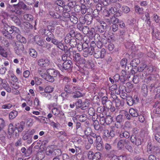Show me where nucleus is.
<instances>
[{
  "label": "nucleus",
  "mask_w": 160,
  "mask_h": 160,
  "mask_svg": "<svg viewBox=\"0 0 160 160\" xmlns=\"http://www.w3.org/2000/svg\"><path fill=\"white\" fill-rule=\"evenodd\" d=\"M11 79L14 82H16L18 81V79L17 78L16 75L13 73H11L10 75Z\"/></svg>",
  "instance_id": "obj_47"
},
{
  "label": "nucleus",
  "mask_w": 160,
  "mask_h": 160,
  "mask_svg": "<svg viewBox=\"0 0 160 160\" xmlns=\"http://www.w3.org/2000/svg\"><path fill=\"white\" fill-rule=\"evenodd\" d=\"M59 157L61 160H69V156L67 154H63Z\"/></svg>",
  "instance_id": "obj_37"
},
{
  "label": "nucleus",
  "mask_w": 160,
  "mask_h": 160,
  "mask_svg": "<svg viewBox=\"0 0 160 160\" xmlns=\"http://www.w3.org/2000/svg\"><path fill=\"white\" fill-rule=\"evenodd\" d=\"M40 94L42 97L46 98L48 100H51L52 96L50 93L42 92Z\"/></svg>",
  "instance_id": "obj_23"
},
{
  "label": "nucleus",
  "mask_w": 160,
  "mask_h": 160,
  "mask_svg": "<svg viewBox=\"0 0 160 160\" xmlns=\"http://www.w3.org/2000/svg\"><path fill=\"white\" fill-rule=\"evenodd\" d=\"M112 28L113 31L116 32L118 29V25L116 24H113L112 26Z\"/></svg>",
  "instance_id": "obj_64"
},
{
  "label": "nucleus",
  "mask_w": 160,
  "mask_h": 160,
  "mask_svg": "<svg viewBox=\"0 0 160 160\" xmlns=\"http://www.w3.org/2000/svg\"><path fill=\"white\" fill-rule=\"evenodd\" d=\"M0 54L2 56L5 58L7 57L8 55L7 52L2 48H0Z\"/></svg>",
  "instance_id": "obj_35"
},
{
  "label": "nucleus",
  "mask_w": 160,
  "mask_h": 160,
  "mask_svg": "<svg viewBox=\"0 0 160 160\" xmlns=\"http://www.w3.org/2000/svg\"><path fill=\"white\" fill-rule=\"evenodd\" d=\"M127 60L126 58H124L122 59L121 61V65L122 67H126L127 62Z\"/></svg>",
  "instance_id": "obj_41"
},
{
  "label": "nucleus",
  "mask_w": 160,
  "mask_h": 160,
  "mask_svg": "<svg viewBox=\"0 0 160 160\" xmlns=\"http://www.w3.org/2000/svg\"><path fill=\"white\" fill-rule=\"evenodd\" d=\"M49 124L54 128H57L58 127V123H55L54 122L50 121Z\"/></svg>",
  "instance_id": "obj_59"
},
{
  "label": "nucleus",
  "mask_w": 160,
  "mask_h": 160,
  "mask_svg": "<svg viewBox=\"0 0 160 160\" xmlns=\"http://www.w3.org/2000/svg\"><path fill=\"white\" fill-rule=\"evenodd\" d=\"M140 62V61L138 58H135L132 60L130 65L133 67H136Z\"/></svg>",
  "instance_id": "obj_17"
},
{
  "label": "nucleus",
  "mask_w": 160,
  "mask_h": 160,
  "mask_svg": "<svg viewBox=\"0 0 160 160\" xmlns=\"http://www.w3.org/2000/svg\"><path fill=\"white\" fill-rule=\"evenodd\" d=\"M55 7L56 11L57 12V14H58V13H59L62 12L63 9V7L60 6H59L57 5Z\"/></svg>",
  "instance_id": "obj_48"
},
{
  "label": "nucleus",
  "mask_w": 160,
  "mask_h": 160,
  "mask_svg": "<svg viewBox=\"0 0 160 160\" xmlns=\"http://www.w3.org/2000/svg\"><path fill=\"white\" fill-rule=\"evenodd\" d=\"M72 62L70 60H68L63 62V68L65 70L70 68L71 66Z\"/></svg>",
  "instance_id": "obj_13"
},
{
  "label": "nucleus",
  "mask_w": 160,
  "mask_h": 160,
  "mask_svg": "<svg viewBox=\"0 0 160 160\" xmlns=\"http://www.w3.org/2000/svg\"><path fill=\"white\" fill-rule=\"evenodd\" d=\"M34 104L35 106L37 107H38L40 106V103L38 98H35L34 101Z\"/></svg>",
  "instance_id": "obj_49"
},
{
  "label": "nucleus",
  "mask_w": 160,
  "mask_h": 160,
  "mask_svg": "<svg viewBox=\"0 0 160 160\" xmlns=\"http://www.w3.org/2000/svg\"><path fill=\"white\" fill-rule=\"evenodd\" d=\"M14 49L15 53L17 55H21L24 50V45L22 43H16Z\"/></svg>",
  "instance_id": "obj_2"
},
{
  "label": "nucleus",
  "mask_w": 160,
  "mask_h": 160,
  "mask_svg": "<svg viewBox=\"0 0 160 160\" xmlns=\"http://www.w3.org/2000/svg\"><path fill=\"white\" fill-rule=\"evenodd\" d=\"M13 21L14 22L18 25L21 26V24L20 20L17 18L15 17L13 18Z\"/></svg>",
  "instance_id": "obj_63"
},
{
  "label": "nucleus",
  "mask_w": 160,
  "mask_h": 160,
  "mask_svg": "<svg viewBox=\"0 0 160 160\" xmlns=\"http://www.w3.org/2000/svg\"><path fill=\"white\" fill-rule=\"evenodd\" d=\"M155 139L158 142H160V126L156 128L154 131Z\"/></svg>",
  "instance_id": "obj_10"
},
{
  "label": "nucleus",
  "mask_w": 160,
  "mask_h": 160,
  "mask_svg": "<svg viewBox=\"0 0 160 160\" xmlns=\"http://www.w3.org/2000/svg\"><path fill=\"white\" fill-rule=\"evenodd\" d=\"M29 54L30 56L33 58H36L38 55V53L34 49H30L29 51Z\"/></svg>",
  "instance_id": "obj_14"
},
{
  "label": "nucleus",
  "mask_w": 160,
  "mask_h": 160,
  "mask_svg": "<svg viewBox=\"0 0 160 160\" xmlns=\"http://www.w3.org/2000/svg\"><path fill=\"white\" fill-rule=\"evenodd\" d=\"M105 50L104 48L102 49L101 50H99V49H98L94 52L93 55L96 58H103L105 56Z\"/></svg>",
  "instance_id": "obj_4"
},
{
  "label": "nucleus",
  "mask_w": 160,
  "mask_h": 160,
  "mask_svg": "<svg viewBox=\"0 0 160 160\" xmlns=\"http://www.w3.org/2000/svg\"><path fill=\"white\" fill-rule=\"evenodd\" d=\"M38 63L40 67L46 68L50 64V62L48 59L44 58L39 59L38 61Z\"/></svg>",
  "instance_id": "obj_3"
},
{
  "label": "nucleus",
  "mask_w": 160,
  "mask_h": 160,
  "mask_svg": "<svg viewBox=\"0 0 160 160\" xmlns=\"http://www.w3.org/2000/svg\"><path fill=\"white\" fill-rule=\"evenodd\" d=\"M35 93L34 90L32 89H30L29 91V92L27 94V96L26 98V101L27 104L30 106H31L32 104V101L31 99L28 96H31V97H34L35 96Z\"/></svg>",
  "instance_id": "obj_7"
},
{
  "label": "nucleus",
  "mask_w": 160,
  "mask_h": 160,
  "mask_svg": "<svg viewBox=\"0 0 160 160\" xmlns=\"http://www.w3.org/2000/svg\"><path fill=\"white\" fill-rule=\"evenodd\" d=\"M90 105V103L88 101H86L82 103V108L83 109H85L88 108Z\"/></svg>",
  "instance_id": "obj_38"
},
{
  "label": "nucleus",
  "mask_w": 160,
  "mask_h": 160,
  "mask_svg": "<svg viewBox=\"0 0 160 160\" xmlns=\"http://www.w3.org/2000/svg\"><path fill=\"white\" fill-rule=\"evenodd\" d=\"M124 142L123 140H120L118 143L117 146L118 148L119 149L123 148L124 145Z\"/></svg>",
  "instance_id": "obj_43"
},
{
  "label": "nucleus",
  "mask_w": 160,
  "mask_h": 160,
  "mask_svg": "<svg viewBox=\"0 0 160 160\" xmlns=\"http://www.w3.org/2000/svg\"><path fill=\"white\" fill-rule=\"evenodd\" d=\"M112 130L109 132L110 136L111 137H113L115 134L114 130H115V128L114 126L111 127Z\"/></svg>",
  "instance_id": "obj_54"
},
{
  "label": "nucleus",
  "mask_w": 160,
  "mask_h": 160,
  "mask_svg": "<svg viewBox=\"0 0 160 160\" xmlns=\"http://www.w3.org/2000/svg\"><path fill=\"white\" fill-rule=\"evenodd\" d=\"M30 74V72L29 70H26L23 72V76L25 78L28 77Z\"/></svg>",
  "instance_id": "obj_52"
},
{
  "label": "nucleus",
  "mask_w": 160,
  "mask_h": 160,
  "mask_svg": "<svg viewBox=\"0 0 160 160\" xmlns=\"http://www.w3.org/2000/svg\"><path fill=\"white\" fill-rule=\"evenodd\" d=\"M18 112L15 110H13L9 114V119H13L15 118L18 115Z\"/></svg>",
  "instance_id": "obj_20"
},
{
  "label": "nucleus",
  "mask_w": 160,
  "mask_h": 160,
  "mask_svg": "<svg viewBox=\"0 0 160 160\" xmlns=\"http://www.w3.org/2000/svg\"><path fill=\"white\" fill-rule=\"evenodd\" d=\"M70 21L74 24H76L78 21V18L74 16H71L70 18Z\"/></svg>",
  "instance_id": "obj_36"
},
{
  "label": "nucleus",
  "mask_w": 160,
  "mask_h": 160,
  "mask_svg": "<svg viewBox=\"0 0 160 160\" xmlns=\"http://www.w3.org/2000/svg\"><path fill=\"white\" fill-rule=\"evenodd\" d=\"M154 32L153 30L152 32L153 38H155L156 39L160 40V32L157 31L154 33Z\"/></svg>",
  "instance_id": "obj_29"
},
{
  "label": "nucleus",
  "mask_w": 160,
  "mask_h": 160,
  "mask_svg": "<svg viewBox=\"0 0 160 160\" xmlns=\"http://www.w3.org/2000/svg\"><path fill=\"white\" fill-rule=\"evenodd\" d=\"M17 38L19 42L18 43H26V41L25 38L22 37L20 34L17 35Z\"/></svg>",
  "instance_id": "obj_25"
},
{
  "label": "nucleus",
  "mask_w": 160,
  "mask_h": 160,
  "mask_svg": "<svg viewBox=\"0 0 160 160\" xmlns=\"http://www.w3.org/2000/svg\"><path fill=\"white\" fill-rule=\"evenodd\" d=\"M4 29L7 32V33L12 34L13 33L12 26L10 27L8 25L6 24L4 25Z\"/></svg>",
  "instance_id": "obj_18"
},
{
  "label": "nucleus",
  "mask_w": 160,
  "mask_h": 160,
  "mask_svg": "<svg viewBox=\"0 0 160 160\" xmlns=\"http://www.w3.org/2000/svg\"><path fill=\"white\" fill-rule=\"evenodd\" d=\"M84 62V66L88 68H92L94 66L93 63L89 61L83 60V62Z\"/></svg>",
  "instance_id": "obj_16"
},
{
  "label": "nucleus",
  "mask_w": 160,
  "mask_h": 160,
  "mask_svg": "<svg viewBox=\"0 0 160 160\" xmlns=\"http://www.w3.org/2000/svg\"><path fill=\"white\" fill-rule=\"evenodd\" d=\"M75 105L77 108L82 107V103L81 100H78L75 103Z\"/></svg>",
  "instance_id": "obj_58"
},
{
  "label": "nucleus",
  "mask_w": 160,
  "mask_h": 160,
  "mask_svg": "<svg viewBox=\"0 0 160 160\" xmlns=\"http://www.w3.org/2000/svg\"><path fill=\"white\" fill-rule=\"evenodd\" d=\"M59 72L54 69H48L47 70L46 73H41V76L46 80L50 82L54 81V78L59 74Z\"/></svg>",
  "instance_id": "obj_1"
},
{
  "label": "nucleus",
  "mask_w": 160,
  "mask_h": 160,
  "mask_svg": "<svg viewBox=\"0 0 160 160\" xmlns=\"http://www.w3.org/2000/svg\"><path fill=\"white\" fill-rule=\"evenodd\" d=\"M133 43L132 42H127L125 44V46L126 48L131 49L133 48Z\"/></svg>",
  "instance_id": "obj_42"
},
{
  "label": "nucleus",
  "mask_w": 160,
  "mask_h": 160,
  "mask_svg": "<svg viewBox=\"0 0 160 160\" xmlns=\"http://www.w3.org/2000/svg\"><path fill=\"white\" fill-rule=\"evenodd\" d=\"M131 140L133 144H135L137 146L141 144V142L140 139L134 135L131 136Z\"/></svg>",
  "instance_id": "obj_9"
},
{
  "label": "nucleus",
  "mask_w": 160,
  "mask_h": 160,
  "mask_svg": "<svg viewBox=\"0 0 160 160\" xmlns=\"http://www.w3.org/2000/svg\"><path fill=\"white\" fill-rule=\"evenodd\" d=\"M97 20L100 24L101 25L99 26L98 28L99 31L101 32H103L104 31V28L105 27L103 24H105V23L101 19H97Z\"/></svg>",
  "instance_id": "obj_12"
},
{
  "label": "nucleus",
  "mask_w": 160,
  "mask_h": 160,
  "mask_svg": "<svg viewBox=\"0 0 160 160\" xmlns=\"http://www.w3.org/2000/svg\"><path fill=\"white\" fill-rule=\"evenodd\" d=\"M57 106V103H54L49 105V109L53 107L52 109V112L55 115H58L60 113L61 111V109L60 107H55Z\"/></svg>",
  "instance_id": "obj_5"
},
{
  "label": "nucleus",
  "mask_w": 160,
  "mask_h": 160,
  "mask_svg": "<svg viewBox=\"0 0 160 160\" xmlns=\"http://www.w3.org/2000/svg\"><path fill=\"white\" fill-rule=\"evenodd\" d=\"M153 19L156 22H159V19L158 15L156 14H154L153 15Z\"/></svg>",
  "instance_id": "obj_62"
},
{
  "label": "nucleus",
  "mask_w": 160,
  "mask_h": 160,
  "mask_svg": "<svg viewBox=\"0 0 160 160\" xmlns=\"http://www.w3.org/2000/svg\"><path fill=\"white\" fill-rule=\"evenodd\" d=\"M86 115H82L79 116L78 119L79 120L80 122H83L84 121L86 120Z\"/></svg>",
  "instance_id": "obj_51"
},
{
  "label": "nucleus",
  "mask_w": 160,
  "mask_h": 160,
  "mask_svg": "<svg viewBox=\"0 0 160 160\" xmlns=\"http://www.w3.org/2000/svg\"><path fill=\"white\" fill-rule=\"evenodd\" d=\"M118 19L113 16L110 19L109 21L108 22L110 24L111 23H114V24H115L118 22Z\"/></svg>",
  "instance_id": "obj_28"
},
{
  "label": "nucleus",
  "mask_w": 160,
  "mask_h": 160,
  "mask_svg": "<svg viewBox=\"0 0 160 160\" xmlns=\"http://www.w3.org/2000/svg\"><path fill=\"white\" fill-rule=\"evenodd\" d=\"M57 46L59 48V49H61L62 51H64L66 52V51H68L67 49L68 47L66 46H64L62 43L60 42L57 45Z\"/></svg>",
  "instance_id": "obj_21"
},
{
  "label": "nucleus",
  "mask_w": 160,
  "mask_h": 160,
  "mask_svg": "<svg viewBox=\"0 0 160 160\" xmlns=\"http://www.w3.org/2000/svg\"><path fill=\"white\" fill-rule=\"evenodd\" d=\"M135 12L138 14H141L143 13V9L140 8L138 5L135 6L134 7Z\"/></svg>",
  "instance_id": "obj_24"
},
{
  "label": "nucleus",
  "mask_w": 160,
  "mask_h": 160,
  "mask_svg": "<svg viewBox=\"0 0 160 160\" xmlns=\"http://www.w3.org/2000/svg\"><path fill=\"white\" fill-rule=\"evenodd\" d=\"M146 65L145 63L141 64L140 66L138 67V70L139 72H142L146 68Z\"/></svg>",
  "instance_id": "obj_44"
},
{
  "label": "nucleus",
  "mask_w": 160,
  "mask_h": 160,
  "mask_svg": "<svg viewBox=\"0 0 160 160\" xmlns=\"http://www.w3.org/2000/svg\"><path fill=\"white\" fill-rule=\"evenodd\" d=\"M54 88L51 86H48L46 87L44 89V92L51 93L53 91Z\"/></svg>",
  "instance_id": "obj_22"
},
{
  "label": "nucleus",
  "mask_w": 160,
  "mask_h": 160,
  "mask_svg": "<svg viewBox=\"0 0 160 160\" xmlns=\"http://www.w3.org/2000/svg\"><path fill=\"white\" fill-rule=\"evenodd\" d=\"M30 24L28 22H24V23L22 24L21 27L23 29H26L30 27Z\"/></svg>",
  "instance_id": "obj_30"
},
{
  "label": "nucleus",
  "mask_w": 160,
  "mask_h": 160,
  "mask_svg": "<svg viewBox=\"0 0 160 160\" xmlns=\"http://www.w3.org/2000/svg\"><path fill=\"white\" fill-rule=\"evenodd\" d=\"M6 125L4 120L2 118H0V131L2 130Z\"/></svg>",
  "instance_id": "obj_31"
},
{
  "label": "nucleus",
  "mask_w": 160,
  "mask_h": 160,
  "mask_svg": "<svg viewBox=\"0 0 160 160\" xmlns=\"http://www.w3.org/2000/svg\"><path fill=\"white\" fill-rule=\"evenodd\" d=\"M96 145L97 146V148L98 150H101L102 148V144L101 143L99 142L95 143Z\"/></svg>",
  "instance_id": "obj_61"
},
{
  "label": "nucleus",
  "mask_w": 160,
  "mask_h": 160,
  "mask_svg": "<svg viewBox=\"0 0 160 160\" xmlns=\"http://www.w3.org/2000/svg\"><path fill=\"white\" fill-rule=\"evenodd\" d=\"M14 130L13 126L12 124H10L9 125L8 132L9 135H12L14 133Z\"/></svg>",
  "instance_id": "obj_27"
},
{
  "label": "nucleus",
  "mask_w": 160,
  "mask_h": 160,
  "mask_svg": "<svg viewBox=\"0 0 160 160\" xmlns=\"http://www.w3.org/2000/svg\"><path fill=\"white\" fill-rule=\"evenodd\" d=\"M129 112L130 115L133 117H137L138 115L137 110L135 109L131 108L129 109Z\"/></svg>",
  "instance_id": "obj_15"
},
{
  "label": "nucleus",
  "mask_w": 160,
  "mask_h": 160,
  "mask_svg": "<svg viewBox=\"0 0 160 160\" xmlns=\"http://www.w3.org/2000/svg\"><path fill=\"white\" fill-rule=\"evenodd\" d=\"M107 119H111V117L110 116H108L106 118L103 116L100 117V118L99 119V121L100 124L102 125H103L104 124V123L106 122V120Z\"/></svg>",
  "instance_id": "obj_33"
},
{
  "label": "nucleus",
  "mask_w": 160,
  "mask_h": 160,
  "mask_svg": "<svg viewBox=\"0 0 160 160\" xmlns=\"http://www.w3.org/2000/svg\"><path fill=\"white\" fill-rule=\"evenodd\" d=\"M60 152V153L57 154L58 155L61 153V151L59 149L53 150V148L50 147H48L46 149V154L48 156H53L54 155H56V152Z\"/></svg>",
  "instance_id": "obj_6"
},
{
  "label": "nucleus",
  "mask_w": 160,
  "mask_h": 160,
  "mask_svg": "<svg viewBox=\"0 0 160 160\" xmlns=\"http://www.w3.org/2000/svg\"><path fill=\"white\" fill-rule=\"evenodd\" d=\"M83 96V94L79 91H77L76 93H74L73 97L74 98H78Z\"/></svg>",
  "instance_id": "obj_45"
},
{
  "label": "nucleus",
  "mask_w": 160,
  "mask_h": 160,
  "mask_svg": "<svg viewBox=\"0 0 160 160\" xmlns=\"http://www.w3.org/2000/svg\"><path fill=\"white\" fill-rule=\"evenodd\" d=\"M47 31L49 33V35L46 38V40L48 42H50L51 40V39H52L54 38V36L52 33L49 30H48Z\"/></svg>",
  "instance_id": "obj_40"
},
{
  "label": "nucleus",
  "mask_w": 160,
  "mask_h": 160,
  "mask_svg": "<svg viewBox=\"0 0 160 160\" xmlns=\"http://www.w3.org/2000/svg\"><path fill=\"white\" fill-rule=\"evenodd\" d=\"M13 7L16 10H19V9H23V10H27L28 8L26 5L23 2H19L17 4L13 5Z\"/></svg>",
  "instance_id": "obj_8"
},
{
  "label": "nucleus",
  "mask_w": 160,
  "mask_h": 160,
  "mask_svg": "<svg viewBox=\"0 0 160 160\" xmlns=\"http://www.w3.org/2000/svg\"><path fill=\"white\" fill-rule=\"evenodd\" d=\"M45 42H44L42 40H40L38 42L37 44L40 46L44 47L45 46L44 45L45 44Z\"/></svg>",
  "instance_id": "obj_57"
},
{
  "label": "nucleus",
  "mask_w": 160,
  "mask_h": 160,
  "mask_svg": "<svg viewBox=\"0 0 160 160\" xmlns=\"http://www.w3.org/2000/svg\"><path fill=\"white\" fill-rule=\"evenodd\" d=\"M108 41L109 42H111L114 40V35L112 33H110L108 34Z\"/></svg>",
  "instance_id": "obj_46"
},
{
  "label": "nucleus",
  "mask_w": 160,
  "mask_h": 160,
  "mask_svg": "<svg viewBox=\"0 0 160 160\" xmlns=\"http://www.w3.org/2000/svg\"><path fill=\"white\" fill-rule=\"evenodd\" d=\"M12 107V105L10 103H7L2 106V108L3 109H9Z\"/></svg>",
  "instance_id": "obj_56"
},
{
  "label": "nucleus",
  "mask_w": 160,
  "mask_h": 160,
  "mask_svg": "<svg viewBox=\"0 0 160 160\" xmlns=\"http://www.w3.org/2000/svg\"><path fill=\"white\" fill-rule=\"evenodd\" d=\"M65 91L67 93H71L72 92V87L70 85L67 84L65 85Z\"/></svg>",
  "instance_id": "obj_32"
},
{
  "label": "nucleus",
  "mask_w": 160,
  "mask_h": 160,
  "mask_svg": "<svg viewBox=\"0 0 160 160\" xmlns=\"http://www.w3.org/2000/svg\"><path fill=\"white\" fill-rule=\"evenodd\" d=\"M25 20L28 21H31L33 19V17L29 14H25L23 16Z\"/></svg>",
  "instance_id": "obj_26"
},
{
  "label": "nucleus",
  "mask_w": 160,
  "mask_h": 160,
  "mask_svg": "<svg viewBox=\"0 0 160 160\" xmlns=\"http://www.w3.org/2000/svg\"><path fill=\"white\" fill-rule=\"evenodd\" d=\"M93 156L92 160H99L101 158V154L99 152H96Z\"/></svg>",
  "instance_id": "obj_34"
},
{
  "label": "nucleus",
  "mask_w": 160,
  "mask_h": 160,
  "mask_svg": "<svg viewBox=\"0 0 160 160\" xmlns=\"http://www.w3.org/2000/svg\"><path fill=\"white\" fill-rule=\"evenodd\" d=\"M49 30L48 29H42L40 30V31L41 32L43 33H42V34H44L45 35L47 36H49V33L47 31Z\"/></svg>",
  "instance_id": "obj_55"
},
{
  "label": "nucleus",
  "mask_w": 160,
  "mask_h": 160,
  "mask_svg": "<svg viewBox=\"0 0 160 160\" xmlns=\"http://www.w3.org/2000/svg\"><path fill=\"white\" fill-rule=\"evenodd\" d=\"M94 153L92 151H89L88 154V158L90 160H92Z\"/></svg>",
  "instance_id": "obj_60"
},
{
  "label": "nucleus",
  "mask_w": 160,
  "mask_h": 160,
  "mask_svg": "<svg viewBox=\"0 0 160 160\" xmlns=\"http://www.w3.org/2000/svg\"><path fill=\"white\" fill-rule=\"evenodd\" d=\"M127 103L130 106L133 103V101L131 97L128 98L127 99Z\"/></svg>",
  "instance_id": "obj_50"
},
{
  "label": "nucleus",
  "mask_w": 160,
  "mask_h": 160,
  "mask_svg": "<svg viewBox=\"0 0 160 160\" xmlns=\"http://www.w3.org/2000/svg\"><path fill=\"white\" fill-rule=\"evenodd\" d=\"M122 11L125 13H128L130 11L129 8L127 6H123L121 8Z\"/></svg>",
  "instance_id": "obj_39"
},
{
  "label": "nucleus",
  "mask_w": 160,
  "mask_h": 160,
  "mask_svg": "<svg viewBox=\"0 0 160 160\" xmlns=\"http://www.w3.org/2000/svg\"><path fill=\"white\" fill-rule=\"evenodd\" d=\"M120 77L121 80L122 82L126 80L128 78H130V77H128V74H126V72L124 70H122V71Z\"/></svg>",
  "instance_id": "obj_11"
},
{
  "label": "nucleus",
  "mask_w": 160,
  "mask_h": 160,
  "mask_svg": "<svg viewBox=\"0 0 160 160\" xmlns=\"http://www.w3.org/2000/svg\"><path fill=\"white\" fill-rule=\"evenodd\" d=\"M117 9L115 7H112L109 10V12L112 14H114L117 12Z\"/></svg>",
  "instance_id": "obj_53"
},
{
  "label": "nucleus",
  "mask_w": 160,
  "mask_h": 160,
  "mask_svg": "<svg viewBox=\"0 0 160 160\" xmlns=\"http://www.w3.org/2000/svg\"><path fill=\"white\" fill-rule=\"evenodd\" d=\"M119 136L121 138L125 137L126 138H128L130 136V134L127 131H122L120 133Z\"/></svg>",
  "instance_id": "obj_19"
}]
</instances>
